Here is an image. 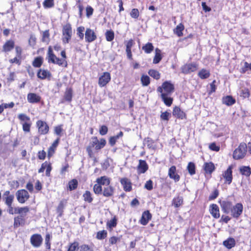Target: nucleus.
Here are the masks:
<instances>
[{"instance_id":"nucleus-51","label":"nucleus","mask_w":251,"mask_h":251,"mask_svg":"<svg viewBox=\"0 0 251 251\" xmlns=\"http://www.w3.org/2000/svg\"><path fill=\"white\" fill-rule=\"evenodd\" d=\"M79 244L77 241H74L73 243H70L68 246V249L67 251H76L78 248H79Z\"/></svg>"},{"instance_id":"nucleus-45","label":"nucleus","mask_w":251,"mask_h":251,"mask_svg":"<svg viewBox=\"0 0 251 251\" xmlns=\"http://www.w3.org/2000/svg\"><path fill=\"white\" fill-rule=\"evenodd\" d=\"M44 62L43 57L42 56H37L35 57L32 61V65L35 68H40Z\"/></svg>"},{"instance_id":"nucleus-22","label":"nucleus","mask_w":251,"mask_h":251,"mask_svg":"<svg viewBox=\"0 0 251 251\" xmlns=\"http://www.w3.org/2000/svg\"><path fill=\"white\" fill-rule=\"evenodd\" d=\"M168 176L175 182H178L180 179V176L176 172V168L175 165L172 166L168 170Z\"/></svg>"},{"instance_id":"nucleus-37","label":"nucleus","mask_w":251,"mask_h":251,"mask_svg":"<svg viewBox=\"0 0 251 251\" xmlns=\"http://www.w3.org/2000/svg\"><path fill=\"white\" fill-rule=\"evenodd\" d=\"M223 245L228 249H231L236 245L235 239L232 237H229L223 242Z\"/></svg>"},{"instance_id":"nucleus-35","label":"nucleus","mask_w":251,"mask_h":251,"mask_svg":"<svg viewBox=\"0 0 251 251\" xmlns=\"http://www.w3.org/2000/svg\"><path fill=\"white\" fill-rule=\"evenodd\" d=\"M73 90L72 87H68L66 89L64 95V100L68 102H71L73 98Z\"/></svg>"},{"instance_id":"nucleus-61","label":"nucleus","mask_w":251,"mask_h":251,"mask_svg":"<svg viewBox=\"0 0 251 251\" xmlns=\"http://www.w3.org/2000/svg\"><path fill=\"white\" fill-rule=\"evenodd\" d=\"M146 142L149 149L153 150L155 149L154 141L151 138L149 137L146 140Z\"/></svg>"},{"instance_id":"nucleus-52","label":"nucleus","mask_w":251,"mask_h":251,"mask_svg":"<svg viewBox=\"0 0 251 251\" xmlns=\"http://www.w3.org/2000/svg\"><path fill=\"white\" fill-rule=\"evenodd\" d=\"M51 235L50 233H47L45 236V246L47 250H50L51 248Z\"/></svg>"},{"instance_id":"nucleus-48","label":"nucleus","mask_w":251,"mask_h":251,"mask_svg":"<svg viewBox=\"0 0 251 251\" xmlns=\"http://www.w3.org/2000/svg\"><path fill=\"white\" fill-rule=\"evenodd\" d=\"M148 74L156 80L159 79L161 76L160 73L158 71L154 69H150L148 71Z\"/></svg>"},{"instance_id":"nucleus-59","label":"nucleus","mask_w":251,"mask_h":251,"mask_svg":"<svg viewBox=\"0 0 251 251\" xmlns=\"http://www.w3.org/2000/svg\"><path fill=\"white\" fill-rule=\"evenodd\" d=\"M18 118L21 122H24V123L30 121V117L23 113L19 114L18 115Z\"/></svg>"},{"instance_id":"nucleus-14","label":"nucleus","mask_w":251,"mask_h":251,"mask_svg":"<svg viewBox=\"0 0 251 251\" xmlns=\"http://www.w3.org/2000/svg\"><path fill=\"white\" fill-rule=\"evenodd\" d=\"M52 169V164L49 161H45L41 164V166L40 169H38V173H43L46 170V176L47 177L50 176V173Z\"/></svg>"},{"instance_id":"nucleus-49","label":"nucleus","mask_w":251,"mask_h":251,"mask_svg":"<svg viewBox=\"0 0 251 251\" xmlns=\"http://www.w3.org/2000/svg\"><path fill=\"white\" fill-rule=\"evenodd\" d=\"M183 200L182 198L180 197H175L173 199L172 204L175 207H178L183 204Z\"/></svg>"},{"instance_id":"nucleus-7","label":"nucleus","mask_w":251,"mask_h":251,"mask_svg":"<svg viewBox=\"0 0 251 251\" xmlns=\"http://www.w3.org/2000/svg\"><path fill=\"white\" fill-rule=\"evenodd\" d=\"M16 56L13 58L9 59V61L11 64H16L20 65L23 58V50L21 46H16L14 48Z\"/></svg>"},{"instance_id":"nucleus-54","label":"nucleus","mask_w":251,"mask_h":251,"mask_svg":"<svg viewBox=\"0 0 251 251\" xmlns=\"http://www.w3.org/2000/svg\"><path fill=\"white\" fill-rule=\"evenodd\" d=\"M93 192L96 195L101 194L103 191L102 186L98 183L95 184L93 186Z\"/></svg>"},{"instance_id":"nucleus-42","label":"nucleus","mask_w":251,"mask_h":251,"mask_svg":"<svg viewBox=\"0 0 251 251\" xmlns=\"http://www.w3.org/2000/svg\"><path fill=\"white\" fill-rule=\"evenodd\" d=\"M184 28L183 24L180 23L174 29V33L178 37H181L183 36V31L184 30Z\"/></svg>"},{"instance_id":"nucleus-39","label":"nucleus","mask_w":251,"mask_h":251,"mask_svg":"<svg viewBox=\"0 0 251 251\" xmlns=\"http://www.w3.org/2000/svg\"><path fill=\"white\" fill-rule=\"evenodd\" d=\"M240 174L243 176L249 177L251 175V168L249 166H242L239 168Z\"/></svg>"},{"instance_id":"nucleus-15","label":"nucleus","mask_w":251,"mask_h":251,"mask_svg":"<svg viewBox=\"0 0 251 251\" xmlns=\"http://www.w3.org/2000/svg\"><path fill=\"white\" fill-rule=\"evenodd\" d=\"M111 80V75L109 72H104L99 77L98 84L100 87L105 86Z\"/></svg>"},{"instance_id":"nucleus-26","label":"nucleus","mask_w":251,"mask_h":251,"mask_svg":"<svg viewBox=\"0 0 251 251\" xmlns=\"http://www.w3.org/2000/svg\"><path fill=\"white\" fill-rule=\"evenodd\" d=\"M67 199H63L59 201L56 208V211L58 214V217H61L63 216L64 210L67 204Z\"/></svg>"},{"instance_id":"nucleus-53","label":"nucleus","mask_w":251,"mask_h":251,"mask_svg":"<svg viewBox=\"0 0 251 251\" xmlns=\"http://www.w3.org/2000/svg\"><path fill=\"white\" fill-rule=\"evenodd\" d=\"M85 28L83 26H80L76 28V34L79 37V39L82 40L84 38V31Z\"/></svg>"},{"instance_id":"nucleus-23","label":"nucleus","mask_w":251,"mask_h":251,"mask_svg":"<svg viewBox=\"0 0 251 251\" xmlns=\"http://www.w3.org/2000/svg\"><path fill=\"white\" fill-rule=\"evenodd\" d=\"M151 218L152 215L150 211L148 210H146L143 212L141 218L139 220V223L143 226H146L148 224Z\"/></svg>"},{"instance_id":"nucleus-24","label":"nucleus","mask_w":251,"mask_h":251,"mask_svg":"<svg viewBox=\"0 0 251 251\" xmlns=\"http://www.w3.org/2000/svg\"><path fill=\"white\" fill-rule=\"evenodd\" d=\"M15 42L12 39L6 40L3 44L2 51L5 53H8L12 51L15 48Z\"/></svg>"},{"instance_id":"nucleus-9","label":"nucleus","mask_w":251,"mask_h":251,"mask_svg":"<svg viewBox=\"0 0 251 251\" xmlns=\"http://www.w3.org/2000/svg\"><path fill=\"white\" fill-rule=\"evenodd\" d=\"M199 68L198 64L193 62L186 63L181 67V73L184 74H189L196 72Z\"/></svg>"},{"instance_id":"nucleus-64","label":"nucleus","mask_w":251,"mask_h":251,"mask_svg":"<svg viewBox=\"0 0 251 251\" xmlns=\"http://www.w3.org/2000/svg\"><path fill=\"white\" fill-rule=\"evenodd\" d=\"M219 195V191L217 189H215L209 195L208 200L209 201L214 200L216 199Z\"/></svg>"},{"instance_id":"nucleus-13","label":"nucleus","mask_w":251,"mask_h":251,"mask_svg":"<svg viewBox=\"0 0 251 251\" xmlns=\"http://www.w3.org/2000/svg\"><path fill=\"white\" fill-rule=\"evenodd\" d=\"M30 242L33 247L39 248L43 243V238L40 234H33L30 238Z\"/></svg>"},{"instance_id":"nucleus-46","label":"nucleus","mask_w":251,"mask_h":251,"mask_svg":"<svg viewBox=\"0 0 251 251\" xmlns=\"http://www.w3.org/2000/svg\"><path fill=\"white\" fill-rule=\"evenodd\" d=\"M187 170L191 176L195 175L196 172V168L195 163L192 162H189L187 166Z\"/></svg>"},{"instance_id":"nucleus-44","label":"nucleus","mask_w":251,"mask_h":251,"mask_svg":"<svg viewBox=\"0 0 251 251\" xmlns=\"http://www.w3.org/2000/svg\"><path fill=\"white\" fill-rule=\"evenodd\" d=\"M142 49L147 54L151 53L154 50V46L151 43L148 42L143 45Z\"/></svg>"},{"instance_id":"nucleus-41","label":"nucleus","mask_w":251,"mask_h":251,"mask_svg":"<svg viewBox=\"0 0 251 251\" xmlns=\"http://www.w3.org/2000/svg\"><path fill=\"white\" fill-rule=\"evenodd\" d=\"M82 197L84 201L91 203L93 201V197L91 192L88 190H86L83 194Z\"/></svg>"},{"instance_id":"nucleus-11","label":"nucleus","mask_w":251,"mask_h":251,"mask_svg":"<svg viewBox=\"0 0 251 251\" xmlns=\"http://www.w3.org/2000/svg\"><path fill=\"white\" fill-rule=\"evenodd\" d=\"M243 211V205L241 203H237L233 205L230 210L232 217L236 219H238L242 215Z\"/></svg>"},{"instance_id":"nucleus-30","label":"nucleus","mask_w":251,"mask_h":251,"mask_svg":"<svg viewBox=\"0 0 251 251\" xmlns=\"http://www.w3.org/2000/svg\"><path fill=\"white\" fill-rule=\"evenodd\" d=\"M27 100L29 103H37L41 100V97L34 93H29L27 95Z\"/></svg>"},{"instance_id":"nucleus-62","label":"nucleus","mask_w":251,"mask_h":251,"mask_svg":"<svg viewBox=\"0 0 251 251\" xmlns=\"http://www.w3.org/2000/svg\"><path fill=\"white\" fill-rule=\"evenodd\" d=\"M31 126V123L30 121L22 123L23 130L25 132H30Z\"/></svg>"},{"instance_id":"nucleus-10","label":"nucleus","mask_w":251,"mask_h":251,"mask_svg":"<svg viewBox=\"0 0 251 251\" xmlns=\"http://www.w3.org/2000/svg\"><path fill=\"white\" fill-rule=\"evenodd\" d=\"M232 169V166L230 165L228 167L226 170L223 172L222 176V178L224 179L225 184L229 185L232 182L233 179Z\"/></svg>"},{"instance_id":"nucleus-17","label":"nucleus","mask_w":251,"mask_h":251,"mask_svg":"<svg viewBox=\"0 0 251 251\" xmlns=\"http://www.w3.org/2000/svg\"><path fill=\"white\" fill-rule=\"evenodd\" d=\"M97 36L94 31L87 28L85 32V40L86 42L91 43L97 39Z\"/></svg>"},{"instance_id":"nucleus-57","label":"nucleus","mask_w":251,"mask_h":251,"mask_svg":"<svg viewBox=\"0 0 251 251\" xmlns=\"http://www.w3.org/2000/svg\"><path fill=\"white\" fill-rule=\"evenodd\" d=\"M63 131V129L62 125H59L55 126L54 128V132L56 135L59 136L58 137H60L62 135Z\"/></svg>"},{"instance_id":"nucleus-16","label":"nucleus","mask_w":251,"mask_h":251,"mask_svg":"<svg viewBox=\"0 0 251 251\" xmlns=\"http://www.w3.org/2000/svg\"><path fill=\"white\" fill-rule=\"evenodd\" d=\"M60 140V137L57 138L48 148L47 151L48 159H50L55 153L57 148L59 144Z\"/></svg>"},{"instance_id":"nucleus-27","label":"nucleus","mask_w":251,"mask_h":251,"mask_svg":"<svg viewBox=\"0 0 251 251\" xmlns=\"http://www.w3.org/2000/svg\"><path fill=\"white\" fill-rule=\"evenodd\" d=\"M126 43V53L127 58L130 59H132V54L131 51V48L134 45L135 42L132 39H130L127 41L125 42Z\"/></svg>"},{"instance_id":"nucleus-3","label":"nucleus","mask_w":251,"mask_h":251,"mask_svg":"<svg viewBox=\"0 0 251 251\" xmlns=\"http://www.w3.org/2000/svg\"><path fill=\"white\" fill-rule=\"evenodd\" d=\"M29 212V208L27 206L14 208V214H19V215L15 216L14 218V228L16 229L20 226L25 225V217Z\"/></svg>"},{"instance_id":"nucleus-60","label":"nucleus","mask_w":251,"mask_h":251,"mask_svg":"<svg viewBox=\"0 0 251 251\" xmlns=\"http://www.w3.org/2000/svg\"><path fill=\"white\" fill-rule=\"evenodd\" d=\"M43 5L45 8H51L54 5V0H45L43 2Z\"/></svg>"},{"instance_id":"nucleus-50","label":"nucleus","mask_w":251,"mask_h":251,"mask_svg":"<svg viewBox=\"0 0 251 251\" xmlns=\"http://www.w3.org/2000/svg\"><path fill=\"white\" fill-rule=\"evenodd\" d=\"M107 236V231L103 229L97 232L96 237L98 240H101L106 238Z\"/></svg>"},{"instance_id":"nucleus-8","label":"nucleus","mask_w":251,"mask_h":251,"mask_svg":"<svg viewBox=\"0 0 251 251\" xmlns=\"http://www.w3.org/2000/svg\"><path fill=\"white\" fill-rule=\"evenodd\" d=\"M36 126L40 135H46L49 133L50 127L46 122L41 120H38L36 123Z\"/></svg>"},{"instance_id":"nucleus-33","label":"nucleus","mask_w":251,"mask_h":251,"mask_svg":"<svg viewBox=\"0 0 251 251\" xmlns=\"http://www.w3.org/2000/svg\"><path fill=\"white\" fill-rule=\"evenodd\" d=\"M118 223V219L116 216H114L111 220L106 222V228L109 231H111L113 228L116 227Z\"/></svg>"},{"instance_id":"nucleus-34","label":"nucleus","mask_w":251,"mask_h":251,"mask_svg":"<svg viewBox=\"0 0 251 251\" xmlns=\"http://www.w3.org/2000/svg\"><path fill=\"white\" fill-rule=\"evenodd\" d=\"M236 102V100L231 96H226L222 98V103L227 106H231Z\"/></svg>"},{"instance_id":"nucleus-5","label":"nucleus","mask_w":251,"mask_h":251,"mask_svg":"<svg viewBox=\"0 0 251 251\" xmlns=\"http://www.w3.org/2000/svg\"><path fill=\"white\" fill-rule=\"evenodd\" d=\"M248 152L247 145L245 142H241L238 147L233 152V158L235 160L243 159Z\"/></svg>"},{"instance_id":"nucleus-6","label":"nucleus","mask_w":251,"mask_h":251,"mask_svg":"<svg viewBox=\"0 0 251 251\" xmlns=\"http://www.w3.org/2000/svg\"><path fill=\"white\" fill-rule=\"evenodd\" d=\"M62 41L63 44H66L71 41L72 34V26L70 23H67L62 27Z\"/></svg>"},{"instance_id":"nucleus-31","label":"nucleus","mask_w":251,"mask_h":251,"mask_svg":"<svg viewBox=\"0 0 251 251\" xmlns=\"http://www.w3.org/2000/svg\"><path fill=\"white\" fill-rule=\"evenodd\" d=\"M149 166L146 161L144 160L140 159L139 160V164L137 167L138 173L139 174H144L147 172Z\"/></svg>"},{"instance_id":"nucleus-21","label":"nucleus","mask_w":251,"mask_h":251,"mask_svg":"<svg viewBox=\"0 0 251 251\" xmlns=\"http://www.w3.org/2000/svg\"><path fill=\"white\" fill-rule=\"evenodd\" d=\"M173 115L177 119L184 120L187 119L186 114L179 106H176L173 110Z\"/></svg>"},{"instance_id":"nucleus-12","label":"nucleus","mask_w":251,"mask_h":251,"mask_svg":"<svg viewBox=\"0 0 251 251\" xmlns=\"http://www.w3.org/2000/svg\"><path fill=\"white\" fill-rule=\"evenodd\" d=\"M17 201L20 203H24L29 198L28 192L25 189H21L16 192Z\"/></svg>"},{"instance_id":"nucleus-20","label":"nucleus","mask_w":251,"mask_h":251,"mask_svg":"<svg viewBox=\"0 0 251 251\" xmlns=\"http://www.w3.org/2000/svg\"><path fill=\"white\" fill-rule=\"evenodd\" d=\"M219 203L222 211L226 214L229 213L233 206L232 201L228 200H224L220 201Z\"/></svg>"},{"instance_id":"nucleus-19","label":"nucleus","mask_w":251,"mask_h":251,"mask_svg":"<svg viewBox=\"0 0 251 251\" xmlns=\"http://www.w3.org/2000/svg\"><path fill=\"white\" fill-rule=\"evenodd\" d=\"M120 182L125 192H130L132 189V184L131 180L127 177H122L120 179Z\"/></svg>"},{"instance_id":"nucleus-43","label":"nucleus","mask_w":251,"mask_h":251,"mask_svg":"<svg viewBox=\"0 0 251 251\" xmlns=\"http://www.w3.org/2000/svg\"><path fill=\"white\" fill-rule=\"evenodd\" d=\"M155 55L153 59V63L158 64L162 58L161 51L158 48L155 49Z\"/></svg>"},{"instance_id":"nucleus-58","label":"nucleus","mask_w":251,"mask_h":251,"mask_svg":"<svg viewBox=\"0 0 251 251\" xmlns=\"http://www.w3.org/2000/svg\"><path fill=\"white\" fill-rule=\"evenodd\" d=\"M120 241V238L115 236H112L110 237L108 239V242L110 246L116 245Z\"/></svg>"},{"instance_id":"nucleus-55","label":"nucleus","mask_w":251,"mask_h":251,"mask_svg":"<svg viewBox=\"0 0 251 251\" xmlns=\"http://www.w3.org/2000/svg\"><path fill=\"white\" fill-rule=\"evenodd\" d=\"M106 40L108 42H111L114 38V32L112 30H107L105 34Z\"/></svg>"},{"instance_id":"nucleus-2","label":"nucleus","mask_w":251,"mask_h":251,"mask_svg":"<svg viewBox=\"0 0 251 251\" xmlns=\"http://www.w3.org/2000/svg\"><path fill=\"white\" fill-rule=\"evenodd\" d=\"M61 58L57 57L53 51L52 48L49 46L48 49L47 59L48 62L54 64L58 65L59 66H63L66 68L68 66L67 61V55L65 50H62L60 53Z\"/></svg>"},{"instance_id":"nucleus-63","label":"nucleus","mask_w":251,"mask_h":251,"mask_svg":"<svg viewBox=\"0 0 251 251\" xmlns=\"http://www.w3.org/2000/svg\"><path fill=\"white\" fill-rule=\"evenodd\" d=\"M76 251H93V250L88 245L83 244L80 245L79 248H78Z\"/></svg>"},{"instance_id":"nucleus-47","label":"nucleus","mask_w":251,"mask_h":251,"mask_svg":"<svg viewBox=\"0 0 251 251\" xmlns=\"http://www.w3.org/2000/svg\"><path fill=\"white\" fill-rule=\"evenodd\" d=\"M141 83L143 86H147L151 83V79L147 75H142L141 77Z\"/></svg>"},{"instance_id":"nucleus-1","label":"nucleus","mask_w":251,"mask_h":251,"mask_svg":"<svg viewBox=\"0 0 251 251\" xmlns=\"http://www.w3.org/2000/svg\"><path fill=\"white\" fill-rule=\"evenodd\" d=\"M174 84L171 81H165L162 85L157 88V92L160 93V97L164 104L170 106L173 103L174 99L171 97L172 94L175 91Z\"/></svg>"},{"instance_id":"nucleus-40","label":"nucleus","mask_w":251,"mask_h":251,"mask_svg":"<svg viewBox=\"0 0 251 251\" xmlns=\"http://www.w3.org/2000/svg\"><path fill=\"white\" fill-rule=\"evenodd\" d=\"M198 76L201 79L208 78L210 75V72L205 69H201L198 73Z\"/></svg>"},{"instance_id":"nucleus-4","label":"nucleus","mask_w":251,"mask_h":251,"mask_svg":"<svg viewBox=\"0 0 251 251\" xmlns=\"http://www.w3.org/2000/svg\"><path fill=\"white\" fill-rule=\"evenodd\" d=\"M91 139L92 141L90 142V145L86 148V151L90 158L94 157L92 151L93 148L95 147L96 150H100L104 148L106 144V141L104 138H101L99 140L97 137L93 136L91 138Z\"/></svg>"},{"instance_id":"nucleus-32","label":"nucleus","mask_w":251,"mask_h":251,"mask_svg":"<svg viewBox=\"0 0 251 251\" xmlns=\"http://www.w3.org/2000/svg\"><path fill=\"white\" fill-rule=\"evenodd\" d=\"M115 192V188L111 185H107L106 187H104L102 194L105 197H113Z\"/></svg>"},{"instance_id":"nucleus-18","label":"nucleus","mask_w":251,"mask_h":251,"mask_svg":"<svg viewBox=\"0 0 251 251\" xmlns=\"http://www.w3.org/2000/svg\"><path fill=\"white\" fill-rule=\"evenodd\" d=\"M37 77L41 80L47 79L50 80L51 77V73L47 69H40L37 73Z\"/></svg>"},{"instance_id":"nucleus-25","label":"nucleus","mask_w":251,"mask_h":251,"mask_svg":"<svg viewBox=\"0 0 251 251\" xmlns=\"http://www.w3.org/2000/svg\"><path fill=\"white\" fill-rule=\"evenodd\" d=\"M2 199L6 205L12 204L14 200V195L7 190L3 194Z\"/></svg>"},{"instance_id":"nucleus-36","label":"nucleus","mask_w":251,"mask_h":251,"mask_svg":"<svg viewBox=\"0 0 251 251\" xmlns=\"http://www.w3.org/2000/svg\"><path fill=\"white\" fill-rule=\"evenodd\" d=\"M96 182L99 184L102 185H109L110 183V179L107 176H104L97 178Z\"/></svg>"},{"instance_id":"nucleus-29","label":"nucleus","mask_w":251,"mask_h":251,"mask_svg":"<svg viewBox=\"0 0 251 251\" xmlns=\"http://www.w3.org/2000/svg\"><path fill=\"white\" fill-rule=\"evenodd\" d=\"M202 168L205 175H211L216 169L214 163L212 162H204Z\"/></svg>"},{"instance_id":"nucleus-38","label":"nucleus","mask_w":251,"mask_h":251,"mask_svg":"<svg viewBox=\"0 0 251 251\" xmlns=\"http://www.w3.org/2000/svg\"><path fill=\"white\" fill-rule=\"evenodd\" d=\"M78 185V181L76 179L74 178L68 182L67 190L72 191L77 189Z\"/></svg>"},{"instance_id":"nucleus-56","label":"nucleus","mask_w":251,"mask_h":251,"mask_svg":"<svg viewBox=\"0 0 251 251\" xmlns=\"http://www.w3.org/2000/svg\"><path fill=\"white\" fill-rule=\"evenodd\" d=\"M50 32L49 30H46L43 31L42 34V41L43 42H46L48 43L50 42Z\"/></svg>"},{"instance_id":"nucleus-28","label":"nucleus","mask_w":251,"mask_h":251,"mask_svg":"<svg viewBox=\"0 0 251 251\" xmlns=\"http://www.w3.org/2000/svg\"><path fill=\"white\" fill-rule=\"evenodd\" d=\"M209 212L215 219L220 217V213L219 206L215 203H212L209 206Z\"/></svg>"}]
</instances>
